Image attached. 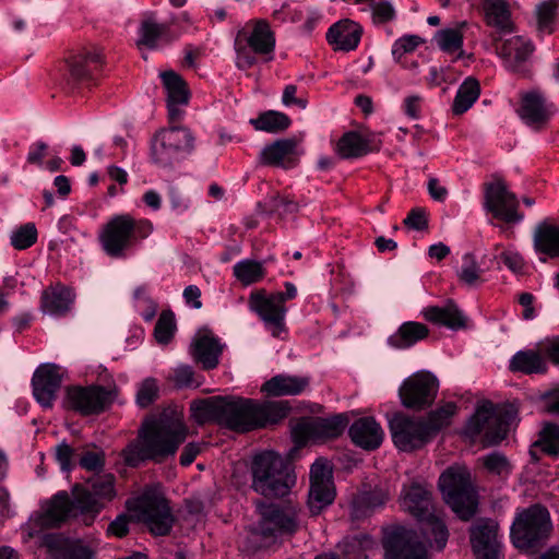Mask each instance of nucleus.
<instances>
[{
	"label": "nucleus",
	"mask_w": 559,
	"mask_h": 559,
	"mask_svg": "<svg viewBox=\"0 0 559 559\" xmlns=\"http://www.w3.org/2000/svg\"><path fill=\"white\" fill-rule=\"evenodd\" d=\"M257 510L260 520L250 527L246 538V546L252 552L269 549L299 531L301 507L292 499L277 502L259 501Z\"/></svg>",
	"instance_id": "nucleus-3"
},
{
	"label": "nucleus",
	"mask_w": 559,
	"mask_h": 559,
	"mask_svg": "<svg viewBox=\"0 0 559 559\" xmlns=\"http://www.w3.org/2000/svg\"><path fill=\"white\" fill-rule=\"evenodd\" d=\"M190 411L200 425L212 423L236 433H247L278 425L292 407L288 401L259 402L215 395L192 401Z\"/></svg>",
	"instance_id": "nucleus-1"
},
{
	"label": "nucleus",
	"mask_w": 559,
	"mask_h": 559,
	"mask_svg": "<svg viewBox=\"0 0 559 559\" xmlns=\"http://www.w3.org/2000/svg\"><path fill=\"white\" fill-rule=\"evenodd\" d=\"M186 436V426L165 413L147 420L139 431L138 440L123 450L126 464L138 468L146 462H168L175 457Z\"/></svg>",
	"instance_id": "nucleus-2"
},
{
	"label": "nucleus",
	"mask_w": 559,
	"mask_h": 559,
	"mask_svg": "<svg viewBox=\"0 0 559 559\" xmlns=\"http://www.w3.org/2000/svg\"><path fill=\"white\" fill-rule=\"evenodd\" d=\"M438 486L447 504L461 520L469 521L476 514L478 497L468 471L449 467L440 475Z\"/></svg>",
	"instance_id": "nucleus-9"
},
{
	"label": "nucleus",
	"mask_w": 559,
	"mask_h": 559,
	"mask_svg": "<svg viewBox=\"0 0 559 559\" xmlns=\"http://www.w3.org/2000/svg\"><path fill=\"white\" fill-rule=\"evenodd\" d=\"M163 135H165L166 140L169 141L178 153L181 154L183 158L189 155L194 148V138L191 131L186 127L173 126L169 128L159 129Z\"/></svg>",
	"instance_id": "nucleus-45"
},
{
	"label": "nucleus",
	"mask_w": 559,
	"mask_h": 559,
	"mask_svg": "<svg viewBox=\"0 0 559 559\" xmlns=\"http://www.w3.org/2000/svg\"><path fill=\"white\" fill-rule=\"evenodd\" d=\"M439 391V380L430 371L421 370L406 378L399 388L401 404L409 411L430 408Z\"/></svg>",
	"instance_id": "nucleus-12"
},
{
	"label": "nucleus",
	"mask_w": 559,
	"mask_h": 559,
	"mask_svg": "<svg viewBox=\"0 0 559 559\" xmlns=\"http://www.w3.org/2000/svg\"><path fill=\"white\" fill-rule=\"evenodd\" d=\"M45 546L53 559H92L93 551L81 540H72L61 535H47Z\"/></svg>",
	"instance_id": "nucleus-29"
},
{
	"label": "nucleus",
	"mask_w": 559,
	"mask_h": 559,
	"mask_svg": "<svg viewBox=\"0 0 559 559\" xmlns=\"http://www.w3.org/2000/svg\"><path fill=\"white\" fill-rule=\"evenodd\" d=\"M162 85L170 103L188 104L190 92L183 78L174 70H166L159 73Z\"/></svg>",
	"instance_id": "nucleus-38"
},
{
	"label": "nucleus",
	"mask_w": 559,
	"mask_h": 559,
	"mask_svg": "<svg viewBox=\"0 0 559 559\" xmlns=\"http://www.w3.org/2000/svg\"><path fill=\"white\" fill-rule=\"evenodd\" d=\"M151 158L154 164L163 168H170L183 159L180 153L173 147L165 135L157 130L151 139Z\"/></svg>",
	"instance_id": "nucleus-36"
},
{
	"label": "nucleus",
	"mask_w": 559,
	"mask_h": 559,
	"mask_svg": "<svg viewBox=\"0 0 559 559\" xmlns=\"http://www.w3.org/2000/svg\"><path fill=\"white\" fill-rule=\"evenodd\" d=\"M516 416L518 411L512 405L497 411L492 403H487L476 408L474 415L466 423L465 430L473 438L484 432L486 445H498L508 437Z\"/></svg>",
	"instance_id": "nucleus-10"
},
{
	"label": "nucleus",
	"mask_w": 559,
	"mask_h": 559,
	"mask_svg": "<svg viewBox=\"0 0 559 559\" xmlns=\"http://www.w3.org/2000/svg\"><path fill=\"white\" fill-rule=\"evenodd\" d=\"M557 8L558 3L555 0L545 1L537 7V22L542 31L552 32Z\"/></svg>",
	"instance_id": "nucleus-56"
},
{
	"label": "nucleus",
	"mask_w": 559,
	"mask_h": 559,
	"mask_svg": "<svg viewBox=\"0 0 559 559\" xmlns=\"http://www.w3.org/2000/svg\"><path fill=\"white\" fill-rule=\"evenodd\" d=\"M62 382L59 366L43 364L34 372L32 379L33 394L44 407L52 406Z\"/></svg>",
	"instance_id": "nucleus-23"
},
{
	"label": "nucleus",
	"mask_w": 559,
	"mask_h": 559,
	"mask_svg": "<svg viewBox=\"0 0 559 559\" xmlns=\"http://www.w3.org/2000/svg\"><path fill=\"white\" fill-rule=\"evenodd\" d=\"M483 11L488 26L496 28L501 34H510L514 31L507 0H484Z\"/></svg>",
	"instance_id": "nucleus-33"
},
{
	"label": "nucleus",
	"mask_w": 559,
	"mask_h": 559,
	"mask_svg": "<svg viewBox=\"0 0 559 559\" xmlns=\"http://www.w3.org/2000/svg\"><path fill=\"white\" fill-rule=\"evenodd\" d=\"M250 124L258 131L276 134L287 130L292 126V119L282 111L266 110L250 119Z\"/></svg>",
	"instance_id": "nucleus-39"
},
{
	"label": "nucleus",
	"mask_w": 559,
	"mask_h": 559,
	"mask_svg": "<svg viewBox=\"0 0 559 559\" xmlns=\"http://www.w3.org/2000/svg\"><path fill=\"white\" fill-rule=\"evenodd\" d=\"M480 84L477 79L467 76L459 86L452 103V112L455 116L465 114L479 98Z\"/></svg>",
	"instance_id": "nucleus-37"
},
{
	"label": "nucleus",
	"mask_w": 559,
	"mask_h": 559,
	"mask_svg": "<svg viewBox=\"0 0 559 559\" xmlns=\"http://www.w3.org/2000/svg\"><path fill=\"white\" fill-rule=\"evenodd\" d=\"M484 207L496 219L506 224H518L524 218V215L518 211L519 200L516 195L509 191L502 179L485 185Z\"/></svg>",
	"instance_id": "nucleus-16"
},
{
	"label": "nucleus",
	"mask_w": 559,
	"mask_h": 559,
	"mask_svg": "<svg viewBox=\"0 0 559 559\" xmlns=\"http://www.w3.org/2000/svg\"><path fill=\"white\" fill-rule=\"evenodd\" d=\"M473 551L477 559H499L498 524L490 519H479L469 528Z\"/></svg>",
	"instance_id": "nucleus-22"
},
{
	"label": "nucleus",
	"mask_w": 559,
	"mask_h": 559,
	"mask_svg": "<svg viewBox=\"0 0 559 559\" xmlns=\"http://www.w3.org/2000/svg\"><path fill=\"white\" fill-rule=\"evenodd\" d=\"M428 335L429 329L426 324L417 321H406L388 337L386 344L391 348L404 350L415 346L418 342L427 338Z\"/></svg>",
	"instance_id": "nucleus-32"
},
{
	"label": "nucleus",
	"mask_w": 559,
	"mask_h": 559,
	"mask_svg": "<svg viewBox=\"0 0 559 559\" xmlns=\"http://www.w3.org/2000/svg\"><path fill=\"white\" fill-rule=\"evenodd\" d=\"M402 507L419 523L423 537L431 547L442 550L449 538L445 523L432 511L431 492L418 483L402 490Z\"/></svg>",
	"instance_id": "nucleus-7"
},
{
	"label": "nucleus",
	"mask_w": 559,
	"mask_h": 559,
	"mask_svg": "<svg viewBox=\"0 0 559 559\" xmlns=\"http://www.w3.org/2000/svg\"><path fill=\"white\" fill-rule=\"evenodd\" d=\"M423 39L417 35H403L397 38L392 45V56L395 62L403 64L402 57L406 53L413 52Z\"/></svg>",
	"instance_id": "nucleus-54"
},
{
	"label": "nucleus",
	"mask_w": 559,
	"mask_h": 559,
	"mask_svg": "<svg viewBox=\"0 0 559 559\" xmlns=\"http://www.w3.org/2000/svg\"><path fill=\"white\" fill-rule=\"evenodd\" d=\"M509 370L513 373L544 374L548 365L544 356L535 349L518 350L509 360Z\"/></svg>",
	"instance_id": "nucleus-34"
},
{
	"label": "nucleus",
	"mask_w": 559,
	"mask_h": 559,
	"mask_svg": "<svg viewBox=\"0 0 559 559\" xmlns=\"http://www.w3.org/2000/svg\"><path fill=\"white\" fill-rule=\"evenodd\" d=\"M248 45L255 53L259 55H267L274 51L275 36L266 21H257L253 31L248 38Z\"/></svg>",
	"instance_id": "nucleus-40"
},
{
	"label": "nucleus",
	"mask_w": 559,
	"mask_h": 559,
	"mask_svg": "<svg viewBox=\"0 0 559 559\" xmlns=\"http://www.w3.org/2000/svg\"><path fill=\"white\" fill-rule=\"evenodd\" d=\"M177 331L175 313L168 309L163 310L154 328V337L160 345L171 342Z\"/></svg>",
	"instance_id": "nucleus-47"
},
{
	"label": "nucleus",
	"mask_w": 559,
	"mask_h": 559,
	"mask_svg": "<svg viewBox=\"0 0 559 559\" xmlns=\"http://www.w3.org/2000/svg\"><path fill=\"white\" fill-rule=\"evenodd\" d=\"M533 448H538L547 455L559 456V425L548 423L544 426L538 435V439L534 442ZM533 459H535V451H530Z\"/></svg>",
	"instance_id": "nucleus-46"
},
{
	"label": "nucleus",
	"mask_w": 559,
	"mask_h": 559,
	"mask_svg": "<svg viewBox=\"0 0 559 559\" xmlns=\"http://www.w3.org/2000/svg\"><path fill=\"white\" fill-rule=\"evenodd\" d=\"M433 39L438 47L447 53H453L461 49L464 41L463 34L457 28L439 29Z\"/></svg>",
	"instance_id": "nucleus-50"
},
{
	"label": "nucleus",
	"mask_w": 559,
	"mask_h": 559,
	"mask_svg": "<svg viewBox=\"0 0 559 559\" xmlns=\"http://www.w3.org/2000/svg\"><path fill=\"white\" fill-rule=\"evenodd\" d=\"M131 514H120L118 515L108 526H107V536L114 535L116 537H123L129 533V524L131 520Z\"/></svg>",
	"instance_id": "nucleus-64"
},
{
	"label": "nucleus",
	"mask_w": 559,
	"mask_h": 559,
	"mask_svg": "<svg viewBox=\"0 0 559 559\" xmlns=\"http://www.w3.org/2000/svg\"><path fill=\"white\" fill-rule=\"evenodd\" d=\"M516 111L527 127L539 131L550 121L555 112V105L548 103L546 97L538 91H530L521 96L520 106Z\"/></svg>",
	"instance_id": "nucleus-21"
},
{
	"label": "nucleus",
	"mask_w": 559,
	"mask_h": 559,
	"mask_svg": "<svg viewBox=\"0 0 559 559\" xmlns=\"http://www.w3.org/2000/svg\"><path fill=\"white\" fill-rule=\"evenodd\" d=\"M103 58L100 46H93L68 56L64 60L67 83L76 85L93 82L102 72Z\"/></svg>",
	"instance_id": "nucleus-17"
},
{
	"label": "nucleus",
	"mask_w": 559,
	"mask_h": 559,
	"mask_svg": "<svg viewBox=\"0 0 559 559\" xmlns=\"http://www.w3.org/2000/svg\"><path fill=\"white\" fill-rule=\"evenodd\" d=\"M107 178L119 185V187L116 185L107 186V198H114L123 191L122 186L128 182L129 175L123 168L107 166Z\"/></svg>",
	"instance_id": "nucleus-58"
},
{
	"label": "nucleus",
	"mask_w": 559,
	"mask_h": 559,
	"mask_svg": "<svg viewBox=\"0 0 559 559\" xmlns=\"http://www.w3.org/2000/svg\"><path fill=\"white\" fill-rule=\"evenodd\" d=\"M335 495L334 483L310 484L308 508L311 515H319L323 509L332 504Z\"/></svg>",
	"instance_id": "nucleus-42"
},
{
	"label": "nucleus",
	"mask_w": 559,
	"mask_h": 559,
	"mask_svg": "<svg viewBox=\"0 0 559 559\" xmlns=\"http://www.w3.org/2000/svg\"><path fill=\"white\" fill-rule=\"evenodd\" d=\"M373 19L380 23H388L395 17V10L389 1L372 2Z\"/></svg>",
	"instance_id": "nucleus-62"
},
{
	"label": "nucleus",
	"mask_w": 559,
	"mask_h": 559,
	"mask_svg": "<svg viewBox=\"0 0 559 559\" xmlns=\"http://www.w3.org/2000/svg\"><path fill=\"white\" fill-rule=\"evenodd\" d=\"M225 348L226 343L222 342L210 329L202 328L192 338L189 354L204 371H210L219 365Z\"/></svg>",
	"instance_id": "nucleus-20"
},
{
	"label": "nucleus",
	"mask_w": 559,
	"mask_h": 559,
	"mask_svg": "<svg viewBox=\"0 0 559 559\" xmlns=\"http://www.w3.org/2000/svg\"><path fill=\"white\" fill-rule=\"evenodd\" d=\"M403 224L413 230H426L428 228V217L426 210L423 207L412 209L404 218Z\"/></svg>",
	"instance_id": "nucleus-59"
},
{
	"label": "nucleus",
	"mask_w": 559,
	"mask_h": 559,
	"mask_svg": "<svg viewBox=\"0 0 559 559\" xmlns=\"http://www.w3.org/2000/svg\"><path fill=\"white\" fill-rule=\"evenodd\" d=\"M158 381L153 377H147L139 383L135 403L140 408H147L159 399Z\"/></svg>",
	"instance_id": "nucleus-49"
},
{
	"label": "nucleus",
	"mask_w": 559,
	"mask_h": 559,
	"mask_svg": "<svg viewBox=\"0 0 559 559\" xmlns=\"http://www.w3.org/2000/svg\"><path fill=\"white\" fill-rule=\"evenodd\" d=\"M174 382L177 388H199L202 381L195 376L194 369L189 365H182L175 369Z\"/></svg>",
	"instance_id": "nucleus-57"
},
{
	"label": "nucleus",
	"mask_w": 559,
	"mask_h": 559,
	"mask_svg": "<svg viewBox=\"0 0 559 559\" xmlns=\"http://www.w3.org/2000/svg\"><path fill=\"white\" fill-rule=\"evenodd\" d=\"M73 294L71 289L63 286L47 288L41 295V309L44 312L62 316L69 311L73 302Z\"/></svg>",
	"instance_id": "nucleus-35"
},
{
	"label": "nucleus",
	"mask_w": 559,
	"mask_h": 559,
	"mask_svg": "<svg viewBox=\"0 0 559 559\" xmlns=\"http://www.w3.org/2000/svg\"><path fill=\"white\" fill-rule=\"evenodd\" d=\"M296 146L297 141L294 138L276 140L262 150L261 158L264 164L281 166L284 158L295 152Z\"/></svg>",
	"instance_id": "nucleus-44"
},
{
	"label": "nucleus",
	"mask_w": 559,
	"mask_h": 559,
	"mask_svg": "<svg viewBox=\"0 0 559 559\" xmlns=\"http://www.w3.org/2000/svg\"><path fill=\"white\" fill-rule=\"evenodd\" d=\"M333 483L331 468L323 462L316 461L310 468V484Z\"/></svg>",
	"instance_id": "nucleus-61"
},
{
	"label": "nucleus",
	"mask_w": 559,
	"mask_h": 559,
	"mask_svg": "<svg viewBox=\"0 0 559 559\" xmlns=\"http://www.w3.org/2000/svg\"><path fill=\"white\" fill-rule=\"evenodd\" d=\"M56 459L60 464L63 472H69L73 468L72 459L74 455V449L67 442H61L56 447Z\"/></svg>",
	"instance_id": "nucleus-63"
},
{
	"label": "nucleus",
	"mask_w": 559,
	"mask_h": 559,
	"mask_svg": "<svg viewBox=\"0 0 559 559\" xmlns=\"http://www.w3.org/2000/svg\"><path fill=\"white\" fill-rule=\"evenodd\" d=\"M535 47L531 40L514 36L496 44V52L501 58L504 68L523 78L530 75L527 62Z\"/></svg>",
	"instance_id": "nucleus-19"
},
{
	"label": "nucleus",
	"mask_w": 559,
	"mask_h": 559,
	"mask_svg": "<svg viewBox=\"0 0 559 559\" xmlns=\"http://www.w3.org/2000/svg\"><path fill=\"white\" fill-rule=\"evenodd\" d=\"M534 250L539 255V261L559 258V226L540 223L534 233Z\"/></svg>",
	"instance_id": "nucleus-31"
},
{
	"label": "nucleus",
	"mask_w": 559,
	"mask_h": 559,
	"mask_svg": "<svg viewBox=\"0 0 559 559\" xmlns=\"http://www.w3.org/2000/svg\"><path fill=\"white\" fill-rule=\"evenodd\" d=\"M484 467L493 475H508L511 466L506 455L500 452H491L483 457Z\"/></svg>",
	"instance_id": "nucleus-55"
},
{
	"label": "nucleus",
	"mask_w": 559,
	"mask_h": 559,
	"mask_svg": "<svg viewBox=\"0 0 559 559\" xmlns=\"http://www.w3.org/2000/svg\"><path fill=\"white\" fill-rule=\"evenodd\" d=\"M37 240V229L33 223L20 226L11 235V245L17 250L32 247Z\"/></svg>",
	"instance_id": "nucleus-51"
},
{
	"label": "nucleus",
	"mask_w": 559,
	"mask_h": 559,
	"mask_svg": "<svg viewBox=\"0 0 559 559\" xmlns=\"http://www.w3.org/2000/svg\"><path fill=\"white\" fill-rule=\"evenodd\" d=\"M153 230L150 221H141L138 225L129 216H115L107 222V255L115 259L126 258L124 251L131 246L135 234L146 238Z\"/></svg>",
	"instance_id": "nucleus-14"
},
{
	"label": "nucleus",
	"mask_w": 559,
	"mask_h": 559,
	"mask_svg": "<svg viewBox=\"0 0 559 559\" xmlns=\"http://www.w3.org/2000/svg\"><path fill=\"white\" fill-rule=\"evenodd\" d=\"M348 425L349 417L346 413L328 417H302L292 426V440L299 447L309 442L323 443L340 438Z\"/></svg>",
	"instance_id": "nucleus-11"
},
{
	"label": "nucleus",
	"mask_w": 559,
	"mask_h": 559,
	"mask_svg": "<svg viewBox=\"0 0 559 559\" xmlns=\"http://www.w3.org/2000/svg\"><path fill=\"white\" fill-rule=\"evenodd\" d=\"M309 377L280 373L266 380L262 384L261 391L270 397L299 395L309 386Z\"/></svg>",
	"instance_id": "nucleus-28"
},
{
	"label": "nucleus",
	"mask_w": 559,
	"mask_h": 559,
	"mask_svg": "<svg viewBox=\"0 0 559 559\" xmlns=\"http://www.w3.org/2000/svg\"><path fill=\"white\" fill-rule=\"evenodd\" d=\"M481 270L477 264L475 257L467 252L463 255V263L459 272V278L461 282L468 286H474L480 281Z\"/></svg>",
	"instance_id": "nucleus-52"
},
{
	"label": "nucleus",
	"mask_w": 559,
	"mask_h": 559,
	"mask_svg": "<svg viewBox=\"0 0 559 559\" xmlns=\"http://www.w3.org/2000/svg\"><path fill=\"white\" fill-rule=\"evenodd\" d=\"M132 520L141 524L153 537H166L173 532L177 518L171 501L159 485H146L126 502Z\"/></svg>",
	"instance_id": "nucleus-5"
},
{
	"label": "nucleus",
	"mask_w": 559,
	"mask_h": 559,
	"mask_svg": "<svg viewBox=\"0 0 559 559\" xmlns=\"http://www.w3.org/2000/svg\"><path fill=\"white\" fill-rule=\"evenodd\" d=\"M73 499L67 491H59L41 508L35 524L40 528L60 527L72 518L85 516L86 524L102 511L104 502V481L98 478L91 488L75 485L72 489Z\"/></svg>",
	"instance_id": "nucleus-4"
},
{
	"label": "nucleus",
	"mask_w": 559,
	"mask_h": 559,
	"mask_svg": "<svg viewBox=\"0 0 559 559\" xmlns=\"http://www.w3.org/2000/svg\"><path fill=\"white\" fill-rule=\"evenodd\" d=\"M380 147L381 141L376 136H364L359 132L350 130L337 141L336 152L343 159H355L378 152Z\"/></svg>",
	"instance_id": "nucleus-25"
},
{
	"label": "nucleus",
	"mask_w": 559,
	"mask_h": 559,
	"mask_svg": "<svg viewBox=\"0 0 559 559\" xmlns=\"http://www.w3.org/2000/svg\"><path fill=\"white\" fill-rule=\"evenodd\" d=\"M551 531V520L546 507L535 503L516 513L510 528L513 546L525 552H536L544 546Z\"/></svg>",
	"instance_id": "nucleus-8"
},
{
	"label": "nucleus",
	"mask_w": 559,
	"mask_h": 559,
	"mask_svg": "<svg viewBox=\"0 0 559 559\" xmlns=\"http://www.w3.org/2000/svg\"><path fill=\"white\" fill-rule=\"evenodd\" d=\"M424 318L437 325L457 331L466 328V317L456 304L449 300L445 306H430L424 309Z\"/></svg>",
	"instance_id": "nucleus-30"
},
{
	"label": "nucleus",
	"mask_w": 559,
	"mask_h": 559,
	"mask_svg": "<svg viewBox=\"0 0 559 559\" xmlns=\"http://www.w3.org/2000/svg\"><path fill=\"white\" fill-rule=\"evenodd\" d=\"M167 198L171 210L177 215L183 214L190 207V199L177 186L168 187Z\"/></svg>",
	"instance_id": "nucleus-60"
},
{
	"label": "nucleus",
	"mask_w": 559,
	"mask_h": 559,
	"mask_svg": "<svg viewBox=\"0 0 559 559\" xmlns=\"http://www.w3.org/2000/svg\"><path fill=\"white\" fill-rule=\"evenodd\" d=\"M249 309L254 312L265 324L272 329V335L280 337L281 332L286 330L287 307L282 302L281 295L269 294L266 289H253L248 298Z\"/></svg>",
	"instance_id": "nucleus-15"
},
{
	"label": "nucleus",
	"mask_w": 559,
	"mask_h": 559,
	"mask_svg": "<svg viewBox=\"0 0 559 559\" xmlns=\"http://www.w3.org/2000/svg\"><path fill=\"white\" fill-rule=\"evenodd\" d=\"M456 409L457 407L455 403L447 402L436 409L430 411L427 417L423 418V421L432 439H435L442 429L450 426L451 418L455 415Z\"/></svg>",
	"instance_id": "nucleus-41"
},
{
	"label": "nucleus",
	"mask_w": 559,
	"mask_h": 559,
	"mask_svg": "<svg viewBox=\"0 0 559 559\" xmlns=\"http://www.w3.org/2000/svg\"><path fill=\"white\" fill-rule=\"evenodd\" d=\"M79 465L87 472L94 473L96 476L90 478L86 485H82L84 488L92 489V483L100 478L105 483V477L100 475L105 465V457L102 451L95 452L86 450L82 453Z\"/></svg>",
	"instance_id": "nucleus-48"
},
{
	"label": "nucleus",
	"mask_w": 559,
	"mask_h": 559,
	"mask_svg": "<svg viewBox=\"0 0 559 559\" xmlns=\"http://www.w3.org/2000/svg\"><path fill=\"white\" fill-rule=\"evenodd\" d=\"M250 473L252 490L266 499L288 496L296 483L292 466L274 451L255 454Z\"/></svg>",
	"instance_id": "nucleus-6"
},
{
	"label": "nucleus",
	"mask_w": 559,
	"mask_h": 559,
	"mask_svg": "<svg viewBox=\"0 0 559 559\" xmlns=\"http://www.w3.org/2000/svg\"><path fill=\"white\" fill-rule=\"evenodd\" d=\"M104 402L105 391L100 386H70L67 389L68 406L82 415L100 413Z\"/></svg>",
	"instance_id": "nucleus-24"
},
{
	"label": "nucleus",
	"mask_w": 559,
	"mask_h": 559,
	"mask_svg": "<svg viewBox=\"0 0 559 559\" xmlns=\"http://www.w3.org/2000/svg\"><path fill=\"white\" fill-rule=\"evenodd\" d=\"M383 548L385 559H427L426 548L416 533L403 526L385 535Z\"/></svg>",
	"instance_id": "nucleus-18"
},
{
	"label": "nucleus",
	"mask_w": 559,
	"mask_h": 559,
	"mask_svg": "<svg viewBox=\"0 0 559 559\" xmlns=\"http://www.w3.org/2000/svg\"><path fill=\"white\" fill-rule=\"evenodd\" d=\"M362 28L350 20H341L332 24L325 35L326 41L334 50H355L361 38Z\"/></svg>",
	"instance_id": "nucleus-27"
},
{
	"label": "nucleus",
	"mask_w": 559,
	"mask_h": 559,
	"mask_svg": "<svg viewBox=\"0 0 559 559\" xmlns=\"http://www.w3.org/2000/svg\"><path fill=\"white\" fill-rule=\"evenodd\" d=\"M348 435L356 447L367 451L378 449L384 437L380 424H378L372 417H361L356 419L349 426Z\"/></svg>",
	"instance_id": "nucleus-26"
},
{
	"label": "nucleus",
	"mask_w": 559,
	"mask_h": 559,
	"mask_svg": "<svg viewBox=\"0 0 559 559\" xmlns=\"http://www.w3.org/2000/svg\"><path fill=\"white\" fill-rule=\"evenodd\" d=\"M389 429L394 445L407 453L420 450L433 440L423 417L415 418L395 413L389 420Z\"/></svg>",
	"instance_id": "nucleus-13"
},
{
	"label": "nucleus",
	"mask_w": 559,
	"mask_h": 559,
	"mask_svg": "<svg viewBox=\"0 0 559 559\" xmlns=\"http://www.w3.org/2000/svg\"><path fill=\"white\" fill-rule=\"evenodd\" d=\"M166 27L152 20H144L140 28V44L147 48H155L158 39L164 35Z\"/></svg>",
	"instance_id": "nucleus-53"
},
{
	"label": "nucleus",
	"mask_w": 559,
	"mask_h": 559,
	"mask_svg": "<svg viewBox=\"0 0 559 559\" xmlns=\"http://www.w3.org/2000/svg\"><path fill=\"white\" fill-rule=\"evenodd\" d=\"M266 261L243 259L238 261L234 267V276L243 285L249 286L259 283L266 275L264 267Z\"/></svg>",
	"instance_id": "nucleus-43"
}]
</instances>
